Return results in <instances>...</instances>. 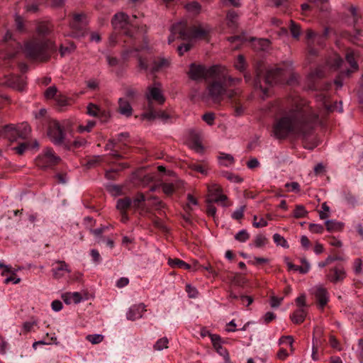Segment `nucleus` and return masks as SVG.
<instances>
[{
	"mask_svg": "<svg viewBox=\"0 0 363 363\" xmlns=\"http://www.w3.org/2000/svg\"><path fill=\"white\" fill-rule=\"evenodd\" d=\"M273 106L277 113L271 135L277 140H284L290 135L307 138L320 123L318 114L306 100L277 101Z\"/></svg>",
	"mask_w": 363,
	"mask_h": 363,
	"instance_id": "nucleus-1",
	"label": "nucleus"
},
{
	"mask_svg": "<svg viewBox=\"0 0 363 363\" xmlns=\"http://www.w3.org/2000/svg\"><path fill=\"white\" fill-rule=\"evenodd\" d=\"M57 50L55 42L50 39H40L33 37L26 41L23 46V52L26 56L35 61L47 62L50 57L52 53Z\"/></svg>",
	"mask_w": 363,
	"mask_h": 363,
	"instance_id": "nucleus-2",
	"label": "nucleus"
},
{
	"mask_svg": "<svg viewBox=\"0 0 363 363\" xmlns=\"http://www.w3.org/2000/svg\"><path fill=\"white\" fill-rule=\"evenodd\" d=\"M225 67L220 65L206 67L205 65L191 63L188 72L189 77L194 81L206 80L222 77L225 79Z\"/></svg>",
	"mask_w": 363,
	"mask_h": 363,
	"instance_id": "nucleus-3",
	"label": "nucleus"
},
{
	"mask_svg": "<svg viewBox=\"0 0 363 363\" xmlns=\"http://www.w3.org/2000/svg\"><path fill=\"white\" fill-rule=\"evenodd\" d=\"M173 33H179L182 40L201 39L207 36L211 28L206 26H194L189 30L186 29V23L179 22L172 26Z\"/></svg>",
	"mask_w": 363,
	"mask_h": 363,
	"instance_id": "nucleus-4",
	"label": "nucleus"
},
{
	"mask_svg": "<svg viewBox=\"0 0 363 363\" xmlns=\"http://www.w3.org/2000/svg\"><path fill=\"white\" fill-rule=\"evenodd\" d=\"M30 133V127L27 123L20 125H7L1 130V135L11 142L17 141L18 139H26Z\"/></svg>",
	"mask_w": 363,
	"mask_h": 363,
	"instance_id": "nucleus-5",
	"label": "nucleus"
},
{
	"mask_svg": "<svg viewBox=\"0 0 363 363\" xmlns=\"http://www.w3.org/2000/svg\"><path fill=\"white\" fill-rule=\"evenodd\" d=\"M48 135L50 141L55 145L69 148L67 143L64 127L57 121H51L48 126Z\"/></svg>",
	"mask_w": 363,
	"mask_h": 363,
	"instance_id": "nucleus-6",
	"label": "nucleus"
},
{
	"mask_svg": "<svg viewBox=\"0 0 363 363\" xmlns=\"http://www.w3.org/2000/svg\"><path fill=\"white\" fill-rule=\"evenodd\" d=\"M61 158L51 147H45L35 158V164L40 169L52 168L60 163Z\"/></svg>",
	"mask_w": 363,
	"mask_h": 363,
	"instance_id": "nucleus-7",
	"label": "nucleus"
},
{
	"mask_svg": "<svg viewBox=\"0 0 363 363\" xmlns=\"http://www.w3.org/2000/svg\"><path fill=\"white\" fill-rule=\"evenodd\" d=\"M86 15L83 13L73 15L72 20L69 22L70 33L68 35L72 38H80L86 33Z\"/></svg>",
	"mask_w": 363,
	"mask_h": 363,
	"instance_id": "nucleus-8",
	"label": "nucleus"
},
{
	"mask_svg": "<svg viewBox=\"0 0 363 363\" xmlns=\"http://www.w3.org/2000/svg\"><path fill=\"white\" fill-rule=\"evenodd\" d=\"M207 90L210 99L214 103H220L227 91L224 82L221 79L214 78L207 86Z\"/></svg>",
	"mask_w": 363,
	"mask_h": 363,
	"instance_id": "nucleus-9",
	"label": "nucleus"
},
{
	"mask_svg": "<svg viewBox=\"0 0 363 363\" xmlns=\"http://www.w3.org/2000/svg\"><path fill=\"white\" fill-rule=\"evenodd\" d=\"M111 23L114 30L123 31L127 36L132 37L133 35V32L130 29L132 26L128 21V15L125 13H116L112 18Z\"/></svg>",
	"mask_w": 363,
	"mask_h": 363,
	"instance_id": "nucleus-10",
	"label": "nucleus"
},
{
	"mask_svg": "<svg viewBox=\"0 0 363 363\" xmlns=\"http://www.w3.org/2000/svg\"><path fill=\"white\" fill-rule=\"evenodd\" d=\"M145 98L147 101V106L150 108L152 105V101L162 105L165 101V97L162 91L161 84L155 82L152 86H149L147 89Z\"/></svg>",
	"mask_w": 363,
	"mask_h": 363,
	"instance_id": "nucleus-11",
	"label": "nucleus"
},
{
	"mask_svg": "<svg viewBox=\"0 0 363 363\" xmlns=\"http://www.w3.org/2000/svg\"><path fill=\"white\" fill-rule=\"evenodd\" d=\"M285 72L286 70L281 67L272 68L267 70L264 82L269 85L282 82L284 80Z\"/></svg>",
	"mask_w": 363,
	"mask_h": 363,
	"instance_id": "nucleus-12",
	"label": "nucleus"
},
{
	"mask_svg": "<svg viewBox=\"0 0 363 363\" xmlns=\"http://www.w3.org/2000/svg\"><path fill=\"white\" fill-rule=\"evenodd\" d=\"M346 277V272L344 267L339 264L330 268L326 274V279L333 284L342 281Z\"/></svg>",
	"mask_w": 363,
	"mask_h": 363,
	"instance_id": "nucleus-13",
	"label": "nucleus"
},
{
	"mask_svg": "<svg viewBox=\"0 0 363 363\" xmlns=\"http://www.w3.org/2000/svg\"><path fill=\"white\" fill-rule=\"evenodd\" d=\"M208 200L214 203L224 202L228 199L227 196L223 194L222 188L218 184H210L208 185Z\"/></svg>",
	"mask_w": 363,
	"mask_h": 363,
	"instance_id": "nucleus-14",
	"label": "nucleus"
},
{
	"mask_svg": "<svg viewBox=\"0 0 363 363\" xmlns=\"http://www.w3.org/2000/svg\"><path fill=\"white\" fill-rule=\"evenodd\" d=\"M4 84L18 91H23L26 86V77L17 75H9L6 77Z\"/></svg>",
	"mask_w": 363,
	"mask_h": 363,
	"instance_id": "nucleus-15",
	"label": "nucleus"
},
{
	"mask_svg": "<svg viewBox=\"0 0 363 363\" xmlns=\"http://www.w3.org/2000/svg\"><path fill=\"white\" fill-rule=\"evenodd\" d=\"M55 264L52 269V276L55 279H62L66 274L71 272L69 265L65 261H56Z\"/></svg>",
	"mask_w": 363,
	"mask_h": 363,
	"instance_id": "nucleus-16",
	"label": "nucleus"
},
{
	"mask_svg": "<svg viewBox=\"0 0 363 363\" xmlns=\"http://www.w3.org/2000/svg\"><path fill=\"white\" fill-rule=\"evenodd\" d=\"M314 296L319 307L323 309L329 301V293L328 290L322 286H316Z\"/></svg>",
	"mask_w": 363,
	"mask_h": 363,
	"instance_id": "nucleus-17",
	"label": "nucleus"
},
{
	"mask_svg": "<svg viewBox=\"0 0 363 363\" xmlns=\"http://www.w3.org/2000/svg\"><path fill=\"white\" fill-rule=\"evenodd\" d=\"M145 308L146 306L143 303L132 306L126 313L127 318L130 320H135L142 318L143 313L146 311Z\"/></svg>",
	"mask_w": 363,
	"mask_h": 363,
	"instance_id": "nucleus-18",
	"label": "nucleus"
},
{
	"mask_svg": "<svg viewBox=\"0 0 363 363\" xmlns=\"http://www.w3.org/2000/svg\"><path fill=\"white\" fill-rule=\"evenodd\" d=\"M184 182L181 180H177L175 182L167 183L163 182L160 184L163 193L167 196H172L176 190L182 188Z\"/></svg>",
	"mask_w": 363,
	"mask_h": 363,
	"instance_id": "nucleus-19",
	"label": "nucleus"
},
{
	"mask_svg": "<svg viewBox=\"0 0 363 363\" xmlns=\"http://www.w3.org/2000/svg\"><path fill=\"white\" fill-rule=\"evenodd\" d=\"M118 111L123 116L129 118L133 114V108L130 102L124 98H120L118 99Z\"/></svg>",
	"mask_w": 363,
	"mask_h": 363,
	"instance_id": "nucleus-20",
	"label": "nucleus"
},
{
	"mask_svg": "<svg viewBox=\"0 0 363 363\" xmlns=\"http://www.w3.org/2000/svg\"><path fill=\"white\" fill-rule=\"evenodd\" d=\"M307 313L304 308H298L290 315V319L294 324L298 325L305 320Z\"/></svg>",
	"mask_w": 363,
	"mask_h": 363,
	"instance_id": "nucleus-21",
	"label": "nucleus"
},
{
	"mask_svg": "<svg viewBox=\"0 0 363 363\" xmlns=\"http://www.w3.org/2000/svg\"><path fill=\"white\" fill-rule=\"evenodd\" d=\"M52 30L53 25L48 21L40 22L36 27L37 33L43 37L48 35Z\"/></svg>",
	"mask_w": 363,
	"mask_h": 363,
	"instance_id": "nucleus-22",
	"label": "nucleus"
},
{
	"mask_svg": "<svg viewBox=\"0 0 363 363\" xmlns=\"http://www.w3.org/2000/svg\"><path fill=\"white\" fill-rule=\"evenodd\" d=\"M62 298L66 304L72 303H79L82 301V297L79 292H67L62 296Z\"/></svg>",
	"mask_w": 363,
	"mask_h": 363,
	"instance_id": "nucleus-23",
	"label": "nucleus"
},
{
	"mask_svg": "<svg viewBox=\"0 0 363 363\" xmlns=\"http://www.w3.org/2000/svg\"><path fill=\"white\" fill-rule=\"evenodd\" d=\"M325 226L329 232H337L342 230L344 224L334 220H328L325 221Z\"/></svg>",
	"mask_w": 363,
	"mask_h": 363,
	"instance_id": "nucleus-24",
	"label": "nucleus"
},
{
	"mask_svg": "<svg viewBox=\"0 0 363 363\" xmlns=\"http://www.w3.org/2000/svg\"><path fill=\"white\" fill-rule=\"evenodd\" d=\"M87 114L93 117H101V115L106 116V111L94 104H89L87 106Z\"/></svg>",
	"mask_w": 363,
	"mask_h": 363,
	"instance_id": "nucleus-25",
	"label": "nucleus"
},
{
	"mask_svg": "<svg viewBox=\"0 0 363 363\" xmlns=\"http://www.w3.org/2000/svg\"><path fill=\"white\" fill-rule=\"evenodd\" d=\"M247 63L242 55H239L234 62V67L240 72H245L247 68Z\"/></svg>",
	"mask_w": 363,
	"mask_h": 363,
	"instance_id": "nucleus-26",
	"label": "nucleus"
},
{
	"mask_svg": "<svg viewBox=\"0 0 363 363\" xmlns=\"http://www.w3.org/2000/svg\"><path fill=\"white\" fill-rule=\"evenodd\" d=\"M168 264L172 268H179L184 269H191V266L188 263L178 258L169 259Z\"/></svg>",
	"mask_w": 363,
	"mask_h": 363,
	"instance_id": "nucleus-27",
	"label": "nucleus"
},
{
	"mask_svg": "<svg viewBox=\"0 0 363 363\" xmlns=\"http://www.w3.org/2000/svg\"><path fill=\"white\" fill-rule=\"evenodd\" d=\"M354 52L350 49L347 50L346 55H345V59L347 62L350 64L351 66L352 70V72L357 71L358 69V65L355 60L354 57Z\"/></svg>",
	"mask_w": 363,
	"mask_h": 363,
	"instance_id": "nucleus-28",
	"label": "nucleus"
},
{
	"mask_svg": "<svg viewBox=\"0 0 363 363\" xmlns=\"http://www.w3.org/2000/svg\"><path fill=\"white\" fill-rule=\"evenodd\" d=\"M77 46L72 42H69L67 45H61L60 47V53L62 57H65L74 52Z\"/></svg>",
	"mask_w": 363,
	"mask_h": 363,
	"instance_id": "nucleus-29",
	"label": "nucleus"
},
{
	"mask_svg": "<svg viewBox=\"0 0 363 363\" xmlns=\"http://www.w3.org/2000/svg\"><path fill=\"white\" fill-rule=\"evenodd\" d=\"M218 158L220 164L225 167L230 166L234 163L233 157L229 154L220 153Z\"/></svg>",
	"mask_w": 363,
	"mask_h": 363,
	"instance_id": "nucleus-30",
	"label": "nucleus"
},
{
	"mask_svg": "<svg viewBox=\"0 0 363 363\" xmlns=\"http://www.w3.org/2000/svg\"><path fill=\"white\" fill-rule=\"evenodd\" d=\"M169 65V62L165 59H160L158 60H154L151 67L150 71L151 72L154 73L156 72H158L163 67H166Z\"/></svg>",
	"mask_w": 363,
	"mask_h": 363,
	"instance_id": "nucleus-31",
	"label": "nucleus"
},
{
	"mask_svg": "<svg viewBox=\"0 0 363 363\" xmlns=\"http://www.w3.org/2000/svg\"><path fill=\"white\" fill-rule=\"evenodd\" d=\"M131 203V199L129 197H125L117 201L116 208L120 211H126V210L130 206Z\"/></svg>",
	"mask_w": 363,
	"mask_h": 363,
	"instance_id": "nucleus-32",
	"label": "nucleus"
},
{
	"mask_svg": "<svg viewBox=\"0 0 363 363\" xmlns=\"http://www.w3.org/2000/svg\"><path fill=\"white\" fill-rule=\"evenodd\" d=\"M169 340L166 337L160 338L154 345L153 348L155 350L161 351L164 349L168 348Z\"/></svg>",
	"mask_w": 363,
	"mask_h": 363,
	"instance_id": "nucleus-33",
	"label": "nucleus"
},
{
	"mask_svg": "<svg viewBox=\"0 0 363 363\" xmlns=\"http://www.w3.org/2000/svg\"><path fill=\"white\" fill-rule=\"evenodd\" d=\"M342 63V58L337 55H335L333 60H330L328 61V65L330 66L331 68H334L335 69L340 68Z\"/></svg>",
	"mask_w": 363,
	"mask_h": 363,
	"instance_id": "nucleus-34",
	"label": "nucleus"
},
{
	"mask_svg": "<svg viewBox=\"0 0 363 363\" xmlns=\"http://www.w3.org/2000/svg\"><path fill=\"white\" fill-rule=\"evenodd\" d=\"M254 86L256 89H259L262 92L263 99L268 96V88L262 87L261 85L259 74H257L256 78L255 79Z\"/></svg>",
	"mask_w": 363,
	"mask_h": 363,
	"instance_id": "nucleus-35",
	"label": "nucleus"
},
{
	"mask_svg": "<svg viewBox=\"0 0 363 363\" xmlns=\"http://www.w3.org/2000/svg\"><path fill=\"white\" fill-rule=\"evenodd\" d=\"M308 214V211L302 205H297L294 211V217L296 218H305Z\"/></svg>",
	"mask_w": 363,
	"mask_h": 363,
	"instance_id": "nucleus-36",
	"label": "nucleus"
},
{
	"mask_svg": "<svg viewBox=\"0 0 363 363\" xmlns=\"http://www.w3.org/2000/svg\"><path fill=\"white\" fill-rule=\"evenodd\" d=\"M226 18L228 21V25L230 27L235 26L238 19V15L236 11L230 10L228 12Z\"/></svg>",
	"mask_w": 363,
	"mask_h": 363,
	"instance_id": "nucleus-37",
	"label": "nucleus"
},
{
	"mask_svg": "<svg viewBox=\"0 0 363 363\" xmlns=\"http://www.w3.org/2000/svg\"><path fill=\"white\" fill-rule=\"evenodd\" d=\"M290 32L293 38L298 39L301 35V27L298 24L296 23L294 21H291L289 26Z\"/></svg>",
	"mask_w": 363,
	"mask_h": 363,
	"instance_id": "nucleus-38",
	"label": "nucleus"
},
{
	"mask_svg": "<svg viewBox=\"0 0 363 363\" xmlns=\"http://www.w3.org/2000/svg\"><path fill=\"white\" fill-rule=\"evenodd\" d=\"M286 260H287L286 264L288 266L289 269L297 271V272H299L301 274H303L308 272V265L306 267H300V266L294 264L293 263L289 262L288 260V259H286Z\"/></svg>",
	"mask_w": 363,
	"mask_h": 363,
	"instance_id": "nucleus-39",
	"label": "nucleus"
},
{
	"mask_svg": "<svg viewBox=\"0 0 363 363\" xmlns=\"http://www.w3.org/2000/svg\"><path fill=\"white\" fill-rule=\"evenodd\" d=\"M225 74L226 75V78L224 79L222 77H217L218 79H221L223 82H225L226 81H228L230 84H229V86H231V85H233V84H239L241 83L242 82V79L241 78H234V77H232L230 76H229L227 73V69L225 68Z\"/></svg>",
	"mask_w": 363,
	"mask_h": 363,
	"instance_id": "nucleus-40",
	"label": "nucleus"
},
{
	"mask_svg": "<svg viewBox=\"0 0 363 363\" xmlns=\"http://www.w3.org/2000/svg\"><path fill=\"white\" fill-rule=\"evenodd\" d=\"M273 240H274V242L277 245H280L283 247H285V248H288L289 247V245H288V242L286 240V239L281 236V235L278 234V233H275L274 235H273Z\"/></svg>",
	"mask_w": 363,
	"mask_h": 363,
	"instance_id": "nucleus-41",
	"label": "nucleus"
},
{
	"mask_svg": "<svg viewBox=\"0 0 363 363\" xmlns=\"http://www.w3.org/2000/svg\"><path fill=\"white\" fill-rule=\"evenodd\" d=\"M223 176L229 181L233 183H241L243 181V179L240 177L239 175L235 174L234 173L226 172L223 174Z\"/></svg>",
	"mask_w": 363,
	"mask_h": 363,
	"instance_id": "nucleus-42",
	"label": "nucleus"
},
{
	"mask_svg": "<svg viewBox=\"0 0 363 363\" xmlns=\"http://www.w3.org/2000/svg\"><path fill=\"white\" fill-rule=\"evenodd\" d=\"M250 238V234L246 230H240L235 235V239L239 242H246Z\"/></svg>",
	"mask_w": 363,
	"mask_h": 363,
	"instance_id": "nucleus-43",
	"label": "nucleus"
},
{
	"mask_svg": "<svg viewBox=\"0 0 363 363\" xmlns=\"http://www.w3.org/2000/svg\"><path fill=\"white\" fill-rule=\"evenodd\" d=\"M67 143L69 144L71 148H79L84 146L86 144V140L84 138H76L73 142H69L67 140Z\"/></svg>",
	"mask_w": 363,
	"mask_h": 363,
	"instance_id": "nucleus-44",
	"label": "nucleus"
},
{
	"mask_svg": "<svg viewBox=\"0 0 363 363\" xmlns=\"http://www.w3.org/2000/svg\"><path fill=\"white\" fill-rule=\"evenodd\" d=\"M86 339L91 343L95 345L101 342L104 340V336L101 334L88 335Z\"/></svg>",
	"mask_w": 363,
	"mask_h": 363,
	"instance_id": "nucleus-45",
	"label": "nucleus"
},
{
	"mask_svg": "<svg viewBox=\"0 0 363 363\" xmlns=\"http://www.w3.org/2000/svg\"><path fill=\"white\" fill-rule=\"evenodd\" d=\"M95 125L96 122L94 121H88L86 125H80L77 130L79 133L90 132Z\"/></svg>",
	"mask_w": 363,
	"mask_h": 363,
	"instance_id": "nucleus-46",
	"label": "nucleus"
},
{
	"mask_svg": "<svg viewBox=\"0 0 363 363\" xmlns=\"http://www.w3.org/2000/svg\"><path fill=\"white\" fill-rule=\"evenodd\" d=\"M267 242V239L263 235H257L254 240V244L256 247H262L264 246Z\"/></svg>",
	"mask_w": 363,
	"mask_h": 363,
	"instance_id": "nucleus-47",
	"label": "nucleus"
},
{
	"mask_svg": "<svg viewBox=\"0 0 363 363\" xmlns=\"http://www.w3.org/2000/svg\"><path fill=\"white\" fill-rule=\"evenodd\" d=\"M57 89L55 86H51L48 87L45 91V97L47 99H52L57 96Z\"/></svg>",
	"mask_w": 363,
	"mask_h": 363,
	"instance_id": "nucleus-48",
	"label": "nucleus"
},
{
	"mask_svg": "<svg viewBox=\"0 0 363 363\" xmlns=\"http://www.w3.org/2000/svg\"><path fill=\"white\" fill-rule=\"evenodd\" d=\"M185 8L188 11L197 13L199 12L201 9V6L198 2L192 1L191 3L187 4L185 6Z\"/></svg>",
	"mask_w": 363,
	"mask_h": 363,
	"instance_id": "nucleus-49",
	"label": "nucleus"
},
{
	"mask_svg": "<svg viewBox=\"0 0 363 363\" xmlns=\"http://www.w3.org/2000/svg\"><path fill=\"white\" fill-rule=\"evenodd\" d=\"M308 229L311 233L317 234H322L324 231L323 225L316 223L309 224Z\"/></svg>",
	"mask_w": 363,
	"mask_h": 363,
	"instance_id": "nucleus-50",
	"label": "nucleus"
},
{
	"mask_svg": "<svg viewBox=\"0 0 363 363\" xmlns=\"http://www.w3.org/2000/svg\"><path fill=\"white\" fill-rule=\"evenodd\" d=\"M108 191L113 196H119L122 193V189L120 186L112 184L107 186Z\"/></svg>",
	"mask_w": 363,
	"mask_h": 363,
	"instance_id": "nucleus-51",
	"label": "nucleus"
},
{
	"mask_svg": "<svg viewBox=\"0 0 363 363\" xmlns=\"http://www.w3.org/2000/svg\"><path fill=\"white\" fill-rule=\"evenodd\" d=\"M189 146L192 150H194L196 152L201 153L203 151V147L201 141L199 140H194L191 143Z\"/></svg>",
	"mask_w": 363,
	"mask_h": 363,
	"instance_id": "nucleus-52",
	"label": "nucleus"
},
{
	"mask_svg": "<svg viewBox=\"0 0 363 363\" xmlns=\"http://www.w3.org/2000/svg\"><path fill=\"white\" fill-rule=\"evenodd\" d=\"M340 259H341V258L337 256H334V257L328 256L325 259V261L320 262L318 263V267L320 268H323V267H326L327 265L330 264V263H332L333 262L336 261V260H340Z\"/></svg>",
	"mask_w": 363,
	"mask_h": 363,
	"instance_id": "nucleus-53",
	"label": "nucleus"
},
{
	"mask_svg": "<svg viewBox=\"0 0 363 363\" xmlns=\"http://www.w3.org/2000/svg\"><path fill=\"white\" fill-rule=\"evenodd\" d=\"M324 67H318L314 71L310 73V77L311 78H322L324 77Z\"/></svg>",
	"mask_w": 363,
	"mask_h": 363,
	"instance_id": "nucleus-54",
	"label": "nucleus"
},
{
	"mask_svg": "<svg viewBox=\"0 0 363 363\" xmlns=\"http://www.w3.org/2000/svg\"><path fill=\"white\" fill-rule=\"evenodd\" d=\"M257 216H254L253 217V223L252 225L255 228H262L267 225V221L264 219L263 218H260L259 220L257 221Z\"/></svg>",
	"mask_w": 363,
	"mask_h": 363,
	"instance_id": "nucleus-55",
	"label": "nucleus"
},
{
	"mask_svg": "<svg viewBox=\"0 0 363 363\" xmlns=\"http://www.w3.org/2000/svg\"><path fill=\"white\" fill-rule=\"evenodd\" d=\"M186 291L188 294L189 297L193 298H196L199 294L197 289L191 284L186 285Z\"/></svg>",
	"mask_w": 363,
	"mask_h": 363,
	"instance_id": "nucleus-56",
	"label": "nucleus"
},
{
	"mask_svg": "<svg viewBox=\"0 0 363 363\" xmlns=\"http://www.w3.org/2000/svg\"><path fill=\"white\" fill-rule=\"evenodd\" d=\"M245 208V206H242L235 210L232 214V218L235 220H240L244 216Z\"/></svg>",
	"mask_w": 363,
	"mask_h": 363,
	"instance_id": "nucleus-57",
	"label": "nucleus"
},
{
	"mask_svg": "<svg viewBox=\"0 0 363 363\" xmlns=\"http://www.w3.org/2000/svg\"><path fill=\"white\" fill-rule=\"evenodd\" d=\"M207 202L206 213L208 216L214 218L216 213V208L212 204V201L207 200Z\"/></svg>",
	"mask_w": 363,
	"mask_h": 363,
	"instance_id": "nucleus-58",
	"label": "nucleus"
},
{
	"mask_svg": "<svg viewBox=\"0 0 363 363\" xmlns=\"http://www.w3.org/2000/svg\"><path fill=\"white\" fill-rule=\"evenodd\" d=\"M294 342V340L291 335L282 336L279 340V345H288L289 346H291Z\"/></svg>",
	"mask_w": 363,
	"mask_h": 363,
	"instance_id": "nucleus-59",
	"label": "nucleus"
},
{
	"mask_svg": "<svg viewBox=\"0 0 363 363\" xmlns=\"http://www.w3.org/2000/svg\"><path fill=\"white\" fill-rule=\"evenodd\" d=\"M202 119L209 125H212L214 123L215 115L213 113H206L203 115Z\"/></svg>",
	"mask_w": 363,
	"mask_h": 363,
	"instance_id": "nucleus-60",
	"label": "nucleus"
},
{
	"mask_svg": "<svg viewBox=\"0 0 363 363\" xmlns=\"http://www.w3.org/2000/svg\"><path fill=\"white\" fill-rule=\"evenodd\" d=\"M329 343H330V345L331 346V347L336 349L338 351L342 350L340 344L335 336H333V335L330 336Z\"/></svg>",
	"mask_w": 363,
	"mask_h": 363,
	"instance_id": "nucleus-61",
	"label": "nucleus"
},
{
	"mask_svg": "<svg viewBox=\"0 0 363 363\" xmlns=\"http://www.w3.org/2000/svg\"><path fill=\"white\" fill-rule=\"evenodd\" d=\"M285 187L289 189V191H294V192H299L300 191V185L296 182L286 183L285 184Z\"/></svg>",
	"mask_w": 363,
	"mask_h": 363,
	"instance_id": "nucleus-62",
	"label": "nucleus"
},
{
	"mask_svg": "<svg viewBox=\"0 0 363 363\" xmlns=\"http://www.w3.org/2000/svg\"><path fill=\"white\" fill-rule=\"evenodd\" d=\"M145 196L143 193H138L133 201L134 207L138 208L141 202L145 201Z\"/></svg>",
	"mask_w": 363,
	"mask_h": 363,
	"instance_id": "nucleus-63",
	"label": "nucleus"
},
{
	"mask_svg": "<svg viewBox=\"0 0 363 363\" xmlns=\"http://www.w3.org/2000/svg\"><path fill=\"white\" fill-rule=\"evenodd\" d=\"M276 317L277 316L274 313L271 311L267 312L263 317L264 323L265 324H269V323L273 321L276 318Z\"/></svg>",
	"mask_w": 363,
	"mask_h": 363,
	"instance_id": "nucleus-64",
	"label": "nucleus"
}]
</instances>
